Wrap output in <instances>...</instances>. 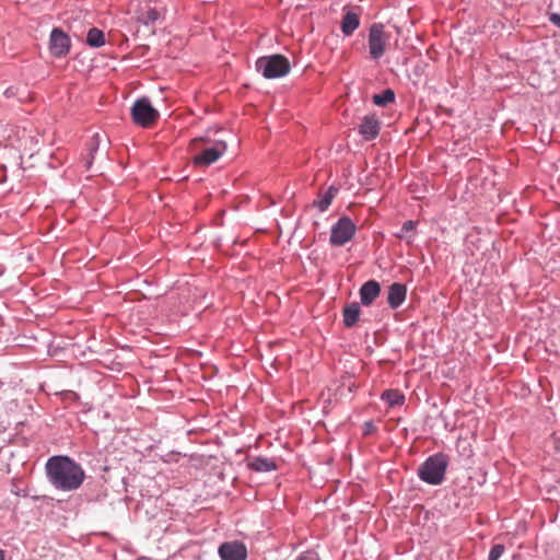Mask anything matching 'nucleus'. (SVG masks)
Here are the masks:
<instances>
[{"label":"nucleus","mask_w":560,"mask_h":560,"mask_svg":"<svg viewBox=\"0 0 560 560\" xmlns=\"http://www.w3.org/2000/svg\"><path fill=\"white\" fill-rule=\"evenodd\" d=\"M48 482L59 491H75L86 475L83 467L68 455H54L45 464Z\"/></svg>","instance_id":"1"},{"label":"nucleus","mask_w":560,"mask_h":560,"mask_svg":"<svg viewBox=\"0 0 560 560\" xmlns=\"http://www.w3.org/2000/svg\"><path fill=\"white\" fill-rule=\"evenodd\" d=\"M448 464V455L443 452L435 453L418 467V477L428 485L440 486L445 480Z\"/></svg>","instance_id":"2"},{"label":"nucleus","mask_w":560,"mask_h":560,"mask_svg":"<svg viewBox=\"0 0 560 560\" xmlns=\"http://www.w3.org/2000/svg\"><path fill=\"white\" fill-rule=\"evenodd\" d=\"M256 71L266 79H278L290 72V62L280 54L261 56L255 62Z\"/></svg>","instance_id":"3"},{"label":"nucleus","mask_w":560,"mask_h":560,"mask_svg":"<svg viewBox=\"0 0 560 560\" xmlns=\"http://www.w3.org/2000/svg\"><path fill=\"white\" fill-rule=\"evenodd\" d=\"M130 113L133 122L144 128L153 125L160 116L158 109L152 106L147 97L138 98L132 104Z\"/></svg>","instance_id":"4"},{"label":"nucleus","mask_w":560,"mask_h":560,"mask_svg":"<svg viewBox=\"0 0 560 560\" xmlns=\"http://www.w3.org/2000/svg\"><path fill=\"white\" fill-rule=\"evenodd\" d=\"M357 226L349 217H341L330 230L329 242L332 246H343L354 236Z\"/></svg>","instance_id":"5"},{"label":"nucleus","mask_w":560,"mask_h":560,"mask_svg":"<svg viewBox=\"0 0 560 560\" xmlns=\"http://www.w3.org/2000/svg\"><path fill=\"white\" fill-rule=\"evenodd\" d=\"M228 145L224 140L208 141L207 145L194 156V164L198 166H209L217 162L225 152Z\"/></svg>","instance_id":"6"},{"label":"nucleus","mask_w":560,"mask_h":560,"mask_svg":"<svg viewBox=\"0 0 560 560\" xmlns=\"http://www.w3.org/2000/svg\"><path fill=\"white\" fill-rule=\"evenodd\" d=\"M389 36L384 32L382 23H374L369 31V52L373 60H378L385 52L386 44Z\"/></svg>","instance_id":"7"},{"label":"nucleus","mask_w":560,"mask_h":560,"mask_svg":"<svg viewBox=\"0 0 560 560\" xmlns=\"http://www.w3.org/2000/svg\"><path fill=\"white\" fill-rule=\"evenodd\" d=\"M71 47V39L61 28H52L49 37V50L55 58L65 57Z\"/></svg>","instance_id":"8"},{"label":"nucleus","mask_w":560,"mask_h":560,"mask_svg":"<svg viewBox=\"0 0 560 560\" xmlns=\"http://www.w3.org/2000/svg\"><path fill=\"white\" fill-rule=\"evenodd\" d=\"M218 555L221 560H246L247 548L238 540L225 541L219 546Z\"/></svg>","instance_id":"9"},{"label":"nucleus","mask_w":560,"mask_h":560,"mask_svg":"<svg viewBox=\"0 0 560 560\" xmlns=\"http://www.w3.org/2000/svg\"><path fill=\"white\" fill-rule=\"evenodd\" d=\"M381 130V122L375 115H366L362 118L358 131L365 141H372L377 138Z\"/></svg>","instance_id":"10"},{"label":"nucleus","mask_w":560,"mask_h":560,"mask_svg":"<svg viewBox=\"0 0 560 560\" xmlns=\"http://www.w3.org/2000/svg\"><path fill=\"white\" fill-rule=\"evenodd\" d=\"M381 293V285L376 280H369L362 284L359 294L361 303L370 306Z\"/></svg>","instance_id":"11"},{"label":"nucleus","mask_w":560,"mask_h":560,"mask_svg":"<svg viewBox=\"0 0 560 560\" xmlns=\"http://www.w3.org/2000/svg\"><path fill=\"white\" fill-rule=\"evenodd\" d=\"M407 287L399 282H394L388 288L387 302L392 310L398 308L406 300Z\"/></svg>","instance_id":"12"},{"label":"nucleus","mask_w":560,"mask_h":560,"mask_svg":"<svg viewBox=\"0 0 560 560\" xmlns=\"http://www.w3.org/2000/svg\"><path fill=\"white\" fill-rule=\"evenodd\" d=\"M247 465L250 470L257 472H269L277 469L276 462L265 456H256Z\"/></svg>","instance_id":"13"},{"label":"nucleus","mask_w":560,"mask_h":560,"mask_svg":"<svg viewBox=\"0 0 560 560\" xmlns=\"http://www.w3.org/2000/svg\"><path fill=\"white\" fill-rule=\"evenodd\" d=\"M361 308L359 303L352 302L345 306L342 312V322L345 327L352 328L360 318Z\"/></svg>","instance_id":"14"},{"label":"nucleus","mask_w":560,"mask_h":560,"mask_svg":"<svg viewBox=\"0 0 560 560\" xmlns=\"http://www.w3.org/2000/svg\"><path fill=\"white\" fill-rule=\"evenodd\" d=\"M338 191V187L334 185L329 186L323 194H319L318 199L313 202V206L320 212H325L331 205Z\"/></svg>","instance_id":"15"},{"label":"nucleus","mask_w":560,"mask_h":560,"mask_svg":"<svg viewBox=\"0 0 560 560\" xmlns=\"http://www.w3.org/2000/svg\"><path fill=\"white\" fill-rule=\"evenodd\" d=\"M360 18L352 11H347L341 20V32L345 36H350L359 27Z\"/></svg>","instance_id":"16"},{"label":"nucleus","mask_w":560,"mask_h":560,"mask_svg":"<svg viewBox=\"0 0 560 560\" xmlns=\"http://www.w3.org/2000/svg\"><path fill=\"white\" fill-rule=\"evenodd\" d=\"M418 226V221L407 220L402 223L401 229L394 235L399 240H405L408 245H411L415 241V230Z\"/></svg>","instance_id":"17"},{"label":"nucleus","mask_w":560,"mask_h":560,"mask_svg":"<svg viewBox=\"0 0 560 560\" xmlns=\"http://www.w3.org/2000/svg\"><path fill=\"white\" fill-rule=\"evenodd\" d=\"M381 399L387 402L388 407L401 406L405 402V395L397 389H386Z\"/></svg>","instance_id":"18"},{"label":"nucleus","mask_w":560,"mask_h":560,"mask_svg":"<svg viewBox=\"0 0 560 560\" xmlns=\"http://www.w3.org/2000/svg\"><path fill=\"white\" fill-rule=\"evenodd\" d=\"M86 44L90 47H94V48H100V47L104 46L105 45L104 32L96 27L90 28L86 34Z\"/></svg>","instance_id":"19"},{"label":"nucleus","mask_w":560,"mask_h":560,"mask_svg":"<svg viewBox=\"0 0 560 560\" xmlns=\"http://www.w3.org/2000/svg\"><path fill=\"white\" fill-rule=\"evenodd\" d=\"M373 103L376 106H387L395 101V92L392 89H385L378 94L373 95Z\"/></svg>","instance_id":"20"},{"label":"nucleus","mask_w":560,"mask_h":560,"mask_svg":"<svg viewBox=\"0 0 560 560\" xmlns=\"http://www.w3.org/2000/svg\"><path fill=\"white\" fill-rule=\"evenodd\" d=\"M100 141H101L100 135L95 133L90 139V141L88 142L89 154H88V158L85 159V167H86V170H89L92 166V164H93L94 155L97 152L98 147H100Z\"/></svg>","instance_id":"21"},{"label":"nucleus","mask_w":560,"mask_h":560,"mask_svg":"<svg viewBox=\"0 0 560 560\" xmlns=\"http://www.w3.org/2000/svg\"><path fill=\"white\" fill-rule=\"evenodd\" d=\"M160 18H161L160 12L156 9L151 8L147 12L142 13L139 16V21L143 25L150 26V25H153Z\"/></svg>","instance_id":"22"},{"label":"nucleus","mask_w":560,"mask_h":560,"mask_svg":"<svg viewBox=\"0 0 560 560\" xmlns=\"http://www.w3.org/2000/svg\"><path fill=\"white\" fill-rule=\"evenodd\" d=\"M505 551V547L502 544H495L491 547L488 560H499Z\"/></svg>","instance_id":"23"},{"label":"nucleus","mask_w":560,"mask_h":560,"mask_svg":"<svg viewBox=\"0 0 560 560\" xmlns=\"http://www.w3.org/2000/svg\"><path fill=\"white\" fill-rule=\"evenodd\" d=\"M294 560H320V558L316 551L306 550L298 555Z\"/></svg>","instance_id":"24"},{"label":"nucleus","mask_w":560,"mask_h":560,"mask_svg":"<svg viewBox=\"0 0 560 560\" xmlns=\"http://www.w3.org/2000/svg\"><path fill=\"white\" fill-rule=\"evenodd\" d=\"M376 431V427L372 421H366L363 425V434L369 435Z\"/></svg>","instance_id":"25"},{"label":"nucleus","mask_w":560,"mask_h":560,"mask_svg":"<svg viewBox=\"0 0 560 560\" xmlns=\"http://www.w3.org/2000/svg\"><path fill=\"white\" fill-rule=\"evenodd\" d=\"M549 21L560 28V14L559 13H551L549 15Z\"/></svg>","instance_id":"26"},{"label":"nucleus","mask_w":560,"mask_h":560,"mask_svg":"<svg viewBox=\"0 0 560 560\" xmlns=\"http://www.w3.org/2000/svg\"><path fill=\"white\" fill-rule=\"evenodd\" d=\"M0 560H5V552L2 549H0Z\"/></svg>","instance_id":"27"}]
</instances>
